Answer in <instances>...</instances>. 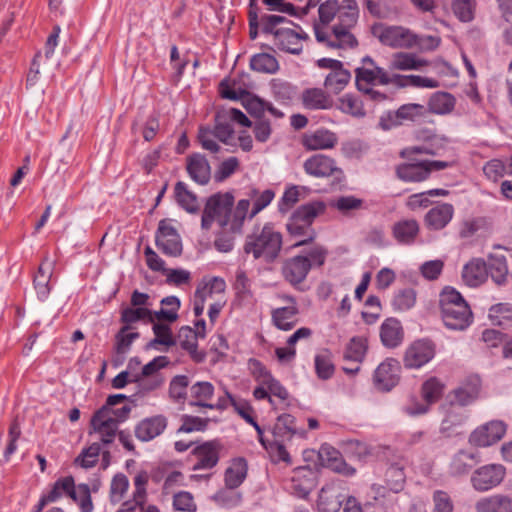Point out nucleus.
Segmentation results:
<instances>
[{
  "label": "nucleus",
  "mask_w": 512,
  "mask_h": 512,
  "mask_svg": "<svg viewBox=\"0 0 512 512\" xmlns=\"http://www.w3.org/2000/svg\"><path fill=\"white\" fill-rule=\"evenodd\" d=\"M234 198L229 193H217L212 195L206 202L201 219L202 229L208 230L214 221L221 227L229 226L233 232L241 230L244 220L250 207V199L238 201L237 206L232 210Z\"/></svg>",
  "instance_id": "nucleus-1"
},
{
  "label": "nucleus",
  "mask_w": 512,
  "mask_h": 512,
  "mask_svg": "<svg viewBox=\"0 0 512 512\" xmlns=\"http://www.w3.org/2000/svg\"><path fill=\"white\" fill-rule=\"evenodd\" d=\"M282 247V235L267 223L263 227H256L246 237L244 252L252 254L254 259H262L272 263L279 255Z\"/></svg>",
  "instance_id": "nucleus-2"
},
{
  "label": "nucleus",
  "mask_w": 512,
  "mask_h": 512,
  "mask_svg": "<svg viewBox=\"0 0 512 512\" xmlns=\"http://www.w3.org/2000/svg\"><path fill=\"white\" fill-rule=\"evenodd\" d=\"M442 319L446 327L463 330L471 322L470 307L461 294L453 288L446 287L440 294Z\"/></svg>",
  "instance_id": "nucleus-3"
},
{
  "label": "nucleus",
  "mask_w": 512,
  "mask_h": 512,
  "mask_svg": "<svg viewBox=\"0 0 512 512\" xmlns=\"http://www.w3.org/2000/svg\"><path fill=\"white\" fill-rule=\"evenodd\" d=\"M233 134L234 129L229 117H227L224 111H220L215 115V126L213 129L209 127H201L199 129L198 140L203 149L217 153L221 147L217 144L215 138L224 144H228Z\"/></svg>",
  "instance_id": "nucleus-4"
},
{
  "label": "nucleus",
  "mask_w": 512,
  "mask_h": 512,
  "mask_svg": "<svg viewBox=\"0 0 512 512\" xmlns=\"http://www.w3.org/2000/svg\"><path fill=\"white\" fill-rule=\"evenodd\" d=\"M372 34L383 44L392 48L415 47L416 34L403 26L373 25Z\"/></svg>",
  "instance_id": "nucleus-5"
},
{
  "label": "nucleus",
  "mask_w": 512,
  "mask_h": 512,
  "mask_svg": "<svg viewBox=\"0 0 512 512\" xmlns=\"http://www.w3.org/2000/svg\"><path fill=\"white\" fill-rule=\"evenodd\" d=\"M155 239L156 246L163 254L170 257H178L182 254L180 235L170 220L163 219L159 222Z\"/></svg>",
  "instance_id": "nucleus-6"
},
{
  "label": "nucleus",
  "mask_w": 512,
  "mask_h": 512,
  "mask_svg": "<svg viewBox=\"0 0 512 512\" xmlns=\"http://www.w3.org/2000/svg\"><path fill=\"white\" fill-rule=\"evenodd\" d=\"M506 470L500 464H488L476 469L471 476L473 488L480 492L498 486L504 479Z\"/></svg>",
  "instance_id": "nucleus-7"
},
{
  "label": "nucleus",
  "mask_w": 512,
  "mask_h": 512,
  "mask_svg": "<svg viewBox=\"0 0 512 512\" xmlns=\"http://www.w3.org/2000/svg\"><path fill=\"white\" fill-rule=\"evenodd\" d=\"M345 488L339 482L325 485L319 492L317 508L319 512H339L347 498Z\"/></svg>",
  "instance_id": "nucleus-8"
},
{
  "label": "nucleus",
  "mask_w": 512,
  "mask_h": 512,
  "mask_svg": "<svg viewBox=\"0 0 512 512\" xmlns=\"http://www.w3.org/2000/svg\"><path fill=\"white\" fill-rule=\"evenodd\" d=\"M507 426L503 421L493 420L476 428L469 436V443L478 447H487L500 441Z\"/></svg>",
  "instance_id": "nucleus-9"
},
{
  "label": "nucleus",
  "mask_w": 512,
  "mask_h": 512,
  "mask_svg": "<svg viewBox=\"0 0 512 512\" xmlns=\"http://www.w3.org/2000/svg\"><path fill=\"white\" fill-rule=\"evenodd\" d=\"M108 413L109 411L106 407H101L94 413L90 421V433H97L104 445L113 443L118 434V425L110 418Z\"/></svg>",
  "instance_id": "nucleus-10"
},
{
  "label": "nucleus",
  "mask_w": 512,
  "mask_h": 512,
  "mask_svg": "<svg viewBox=\"0 0 512 512\" xmlns=\"http://www.w3.org/2000/svg\"><path fill=\"white\" fill-rule=\"evenodd\" d=\"M425 115V107L420 104L410 103L399 107L394 113L387 117H381L379 125L383 130H390L395 126L402 125L405 121H416Z\"/></svg>",
  "instance_id": "nucleus-11"
},
{
  "label": "nucleus",
  "mask_w": 512,
  "mask_h": 512,
  "mask_svg": "<svg viewBox=\"0 0 512 512\" xmlns=\"http://www.w3.org/2000/svg\"><path fill=\"white\" fill-rule=\"evenodd\" d=\"M400 364L397 360L388 358L375 370L373 376L374 386L380 391H390L398 384Z\"/></svg>",
  "instance_id": "nucleus-12"
},
{
  "label": "nucleus",
  "mask_w": 512,
  "mask_h": 512,
  "mask_svg": "<svg viewBox=\"0 0 512 512\" xmlns=\"http://www.w3.org/2000/svg\"><path fill=\"white\" fill-rule=\"evenodd\" d=\"M435 355V346L429 340L413 342L406 350L404 365L408 368H420Z\"/></svg>",
  "instance_id": "nucleus-13"
},
{
  "label": "nucleus",
  "mask_w": 512,
  "mask_h": 512,
  "mask_svg": "<svg viewBox=\"0 0 512 512\" xmlns=\"http://www.w3.org/2000/svg\"><path fill=\"white\" fill-rule=\"evenodd\" d=\"M481 389V380L478 376H470L450 393L452 405L468 406L478 399Z\"/></svg>",
  "instance_id": "nucleus-14"
},
{
  "label": "nucleus",
  "mask_w": 512,
  "mask_h": 512,
  "mask_svg": "<svg viewBox=\"0 0 512 512\" xmlns=\"http://www.w3.org/2000/svg\"><path fill=\"white\" fill-rule=\"evenodd\" d=\"M55 269V261L45 256L33 277V288L40 301H46L51 292L50 280Z\"/></svg>",
  "instance_id": "nucleus-15"
},
{
  "label": "nucleus",
  "mask_w": 512,
  "mask_h": 512,
  "mask_svg": "<svg viewBox=\"0 0 512 512\" xmlns=\"http://www.w3.org/2000/svg\"><path fill=\"white\" fill-rule=\"evenodd\" d=\"M356 86L358 90L365 89L376 82L381 85L393 84V74H389L381 67H358L355 70Z\"/></svg>",
  "instance_id": "nucleus-16"
},
{
  "label": "nucleus",
  "mask_w": 512,
  "mask_h": 512,
  "mask_svg": "<svg viewBox=\"0 0 512 512\" xmlns=\"http://www.w3.org/2000/svg\"><path fill=\"white\" fill-rule=\"evenodd\" d=\"M310 269L311 263L308 261V258L305 256H295L284 263L282 273L285 280L291 285L297 286L305 280Z\"/></svg>",
  "instance_id": "nucleus-17"
},
{
  "label": "nucleus",
  "mask_w": 512,
  "mask_h": 512,
  "mask_svg": "<svg viewBox=\"0 0 512 512\" xmlns=\"http://www.w3.org/2000/svg\"><path fill=\"white\" fill-rule=\"evenodd\" d=\"M303 168L307 174L318 178L328 177L336 172L341 173L334 159L323 154H315L308 158Z\"/></svg>",
  "instance_id": "nucleus-18"
},
{
  "label": "nucleus",
  "mask_w": 512,
  "mask_h": 512,
  "mask_svg": "<svg viewBox=\"0 0 512 512\" xmlns=\"http://www.w3.org/2000/svg\"><path fill=\"white\" fill-rule=\"evenodd\" d=\"M304 37L289 28H279L274 32L275 46L284 52L298 55L303 49L302 40Z\"/></svg>",
  "instance_id": "nucleus-19"
},
{
  "label": "nucleus",
  "mask_w": 512,
  "mask_h": 512,
  "mask_svg": "<svg viewBox=\"0 0 512 512\" xmlns=\"http://www.w3.org/2000/svg\"><path fill=\"white\" fill-rule=\"evenodd\" d=\"M338 142L334 132L327 129H318L311 133L304 134L302 144L307 150L331 149Z\"/></svg>",
  "instance_id": "nucleus-20"
},
{
  "label": "nucleus",
  "mask_w": 512,
  "mask_h": 512,
  "mask_svg": "<svg viewBox=\"0 0 512 512\" xmlns=\"http://www.w3.org/2000/svg\"><path fill=\"white\" fill-rule=\"evenodd\" d=\"M193 454L197 458L193 470L210 469L219 460V445L216 442H205L194 448Z\"/></svg>",
  "instance_id": "nucleus-21"
},
{
  "label": "nucleus",
  "mask_w": 512,
  "mask_h": 512,
  "mask_svg": "<svg viewBox=\"0 0 512 512\" xmlns=\"http://www.w3.org/2000/svg\"><path fill=\"white\" fill-rule=\"evenodd\" d=\"M167 420L158 415L142 420L135 428V435L140 441H150L159 436L166 428Z\"/></svg>",
  "instance_id": "nucleus-22"
},
{
  "label": "nucleus",
  "mask_w": 512,
  "mask_h": 512,
  "mask_svg": "<svg viewBox=\"0 0 512 512\" xmlns=\"http://www.w3.org/2000/svg\"><path fill=\"white\" fill-rule=\"evenodd\" d=\"M488 268L484 260L474 258L469 261L462 271V279L464 283L470 287L481 285L487 278Z\"/></svg>",
  "instance_id": "nucleus-23"
},
{
  "label": "nucleus",
  "mask_w": 512,
  "mask_h": 512,
  "mask_svg": "<svg viewBox=\"0 0 512 512\" xmlns=\"http://www.w3.org/2000/svg\"><path fill=\"white\" fill-rule=\"evenodd\" d=\"M476 512H512V497L494 494L483 497L475 503Z\"/></svg>",
  "instance_id": "nucleus-24"
},
{
  "label": "nucleus",
  "mask_w": 512,
  "mask_h": 512,
  "mask_svg": "<svg viewBox=\"0 0 512 512\" xmlns=\"http://www.w3.org/2000/svg\"><path fill=\"white\" fill-rule=\"evenodd\" d=\"M187 172L200 185H205L210 180V165L201 154H193L187 158Z\"/></svg>",
  "instance_id": "nucleus-25"
},
{
  "label": "nucleus",
  "mask_w": 512,
  "mask_h": 512,
  "mask_svg": "<svg viewBox=\"0 0 512 512\" xmlns=\"http://www.w3.org/2000/svg\"><path fill=\"white\" fill-rule=\"evenodd\" d=\"M453 214L454 208L451 204H438L427 212L426 225L433 230L443 229L451 221Z\"/></svg>",
  "instance_id": "nucleus-26"
},
{
  "label": "nucleus",
  "mask_w": 512,
  "mask_h": 512,
  "mask_svg": "<svg viewBox=\"0 0 512 512\" xmlns=\"http://www.w3.org/2000/svg\"><path fill=\"white\" fill-rule=\"evenodd\" d=\"M406 464L407 461L402 457L389 464L385 472V483L389 490L398 493L403 489L406 480L404 472Z\"/></svg>",
  "instance_id": "nucleus-27"
},
{
  "label": "nucleus",
  "mask_w": 512,
  "mask_h": 512,
  "mask_svg": "<svg viewBox=\"0 0 512 512\" xmlns=\"http://www.w3.org/2000/svg\"><path fill=\"white\" fill-rule=\"evenodd\" d=\"M427 65V60L418 58L415 54L405 52H398L393 54L389 62V68L391 70L402 71L420 70Z\"/></svg>",
  "instance_id": "nucleus-28"
},
{
  "label": "nucleus",
  "mask_w": 512,
  "mask_h": 512,
  "mask_svg": "<svg viewBox=\"0 0 512 512\" xmlns=\"http://www.w3.org/2000/svg\"><path fill=\"white\" fill-rule=\"evenodd\" d=\"M380 337L386 347L394 348L398 346L403 339L401 323L394 318L386 319L381 325Z\"/></svg>",
  "instance_id": "nucleus-29"
},
{
  "label": "nucleus",
  "mask_w": 512,
  "mask_h": 512,
  "mask_svg": "<svg viewBox=\"0 0 512 512\" xmlns=\"http://www.w3.org/2000/svg\"><path fill=\"white\" fill-rule=\"evenodd\" d=\"M399 179L406 182H420L430 174V168L423 162L401 164L396 169Z\"/></svg>",
  "instance_id": "nucleus-30"
},
{
  "label": "nucleus",
  "mask_w": 512,
  "mask_h": 512,
  "mask_svg": "<svg viewBox=\"0 0 512 512\" xmlns=\"http://www.w3.org/2000/svg\"><path fill=\"white\" fill-rule=\"evenodd\" d=\"M479 461L477 453L460 450L452 458L450 472L455 476L467 474Z\"/></svg>",
  "instance_id": "nucleus-31"
},
{
  "label": "nucleus",
  "mask_w": 512,
  "mask_h": 512,
  "mask_svg": "<svg viewBox=\"0 0 512 512\" xmlns=\"http://www.w3.org/2000/svg\"><path fill=\"white\" fill-rule=\"evenodd\" d=\"M297 314V305H287L284 307L276 308L272 311V321L278 329L289 331L296 324L295 317Z\"/></svg>",
  "instance_id": "nucleus-32"
},
{
  "label": "nucleus",
  "mask_w": 512,
  "mask_h": 512,
  "mask_svg": "<svg viewBox=\"0 0 512 512\" xmlns=\"http://www.w3.org/2000/svg\"><path fill=\"white\" fill-rule=\"evenodd\" d=\"M456 100L448 92H435L428 101V109L433 114L445 115L453 111Z\"/></svg>",
  "instance_id": "nucleus-33"
},
{
  "label": "nucleus",
  "mask_w": 512,
  "mask_h": 512,
  "mask_svg": "<svg viewBox=\"0 0 512 512\" xmlns=\"http://www.w3.org/2000/svg\"><path fill=\"white\" fill-rule=\"evenodd\" d=\"M338 23L335 27L352 29L359 17V8L355 0H343L337 13Z\"/></svg>",
  "instance_id": "nucleus-34"
},
{
  "label": "nucleus",
  "mask_w": 512,
  "mask_h": 512,
  "mask_svg": "<svg viewBox=\"0 0 512 512\" xmlns=\"http://www.w3.org/2000/svg\"><path fill=\"white\" fill-rule=\"evenodd\" d=\"M190 394L195 401H192L190 405L199 406L213 409L214 405L207 403L214 394V386L207 381H199L193 384L190 388Z\"/></svg>",
  "instance_id": "nucleus-35"
},
{
  "label": "nucleus",
  "mask_w": 512,
  "mask_h": 512,
  "mask_svg": "<svg viewBox=\"0 0 512 512\" xmlns=\"http://www.w3.org/2000/svg\"><path fill=\"white\" fill-rule=\"evenodd\" d=\"M303 105L311 110L329 109L332 102L326 93L319 88L307 89L302 93Z\"/></svg>",
  "instance_id": "nucleus-36"
},
{
  "label": "nucleus",
  "mask_w": 512,
  "mask_h": 512,
  "mask_svg": "<svg viewBox=\"0 0 512 512\" xmlns=\"http://www.w3.org/2000/svg\"><path fill=\"white\" fill-rule=\"evenodd\" d=\"M337 108L354 118H363L366 115L362 100L351 93H346L338 99Z\"/></svg>",
  "instance_id": "nucleus-37"
},
{
  "label": "nucleus",
  "mask_w": 512,
  "mask_h": 512,
  "mask_svg": "<svg viewBox=\"0 0 512 512\" xmlns=\"http://www.w3.org/2000/svg\"><path fill=\"white\" fill-rule=\"evenodd\" d=\"M418 232L419 225L414 219L401 220L393 226V235L395 239L403 244L413 242Z\"/></svg>",
  "instance_id": "nucleus-38"
},
{
  "label": "nucleus",
  "mask_w": 512,
  "mask_h": 512,
  "mask_svg": "<svg viewBox=\"0 0 512 512\" xmlns=\"http://www.w3.org/2000/svg\"><path fill=\"white\" fill-rule=\"evenodd\" d=\"M393 84L398 87H417V88H437L439 82L433 78L422 77L419 75H399L393 74Z\"/></svg>",
  "instance_id": "nucleus-39"
},
{
  "label": "nucleus",
  "mask_w": 512,
  "mask_h": 512,
  "mask_svg": "<svg viewBox=\"0 0 512 512\" xmlns=\"http://www.w3.org/2000/svg\"><path fill=\"white\" fill-rule=\"evenodd\" d=\"M350 30V28L333 26V40H328V47L334 49L355 48L358 45V41Z\"/></svg>",
  "instance_id": "nucleus-40"
},
{
  "label": "nucleus",
  "mask_w": 512,
  "mask_h": 512,
  "mask_svg": "<svg viewBox=\"0 0 512 512\" xmlns=\"http://www.w3.org/2000/svg\"><path fill=\"white\" fill-rule=\"evenodd\" d=\"M487 268L492 280L497 285H502L506 281L508 268L504 255L491 254L488 258Z\"/></svg>",
  "instance_id": "nucleus-41"
},
{
  "label": "nucleus",
  "mask_w": 512,
  "mask_h": 512,
  "mask_svg": "<svg viewBox=\"0 0 512 512\" xmlns=\"http://www.w3.org/2000/svg\"><path fill=\"white\" fill-rule=\"evenodd\" d=\"M287 230L292 236L303 237V239L294 244L295 247L307 244L315 238V231L312 227L308 226L307 222L303 223L296 220L293 216H291L287 223Z\"/></svg>",
  "instance_id": "nucleus-42"
},
{
  "label": "nucleus",
  "mask_w": 512,
  "mask_h": 512,
  "mask_svg": "<svg viewBox=\"0 0 512 512\" xmlns=\"http://www.w3.org/2000/svg\"><path fill=\"white\" fill-rule=\"evenodd\" d=\"M247 474V464L242 458L235 460L225 472V483L230 489L241 485Z\"/></svg>",
  "instance_id": "nucleus-43"
},
{
  "label": "nucleus",
  "mask_w": 512,
  "mask_h": 512,
  "mask_svg": "<svg viewBox=\"0 0 512 512\" xmlns=\"http://www.w3.org/2000/svg\"><path fill=\"white\" fill-rule=\"evenodd\" d=\"M175 197L177 203L189 213H195L198 211L199 205L197 197L193 192L188 190L187 185L184 182H177L175 185Z\"/></svg>",
  "instance_id": "nucleus-44"
},
{
  "label": "nucleus",
  "mask_w": 512,
  "mask_h": 512,
  "mask_svg": "<svg viewBox=\"0 0 512 512\" xmlns=\"http://www.w3.org/2000/svg\"><path fill=\"white\" fill-rule=\"evenodd\" d=\"M257 365L259 366L257 375L258 381L263 386H266L268 393L280 398L281 400H285L288 397L286 389L271 375L269 371L259 363Z\"/></svg>",
  "instance_id": "nucleus-45"
},
{
  "label": "nucleus",
  "mask_w": 512,
  "mask_h": 512,
  "mask_svg": "<svg viewBox=\"0 0 512 512\" xmlns=\"http://www.w3.org/2000/svg\"><path fill=\"white\" fill-rule=\"evenodd\" d=\"M350 80L351 73L341 66L326 76L324 86L331 92L338 94L348 85Z\"/></svg>",
  "instance_id": "nucleus-46"
},
{
  "label": "nucleus",
  "mask_w": 512,
  "mask_h": 512,
  "mask_svg": "<svg viewBox=\"0 0 512 512\" xmlns=\"http://www.w3.org/2000/svg\"><path fill=\"white\" fill-rule=\"evenodd\" d=\"M367 351V340L363 337H353L346 346L343 358L347 362L361 363Z\"/></svg>",
  "instance_id": "nucleus-47"
},
{
  "label": "nucleus",
  "mask_w": 512,
  "mask_h": 512,
  "mask_svg": "<svg viewBox=\"0 0 512 512\" xmlns=\"http://www.w3.org/2000/svg\"><path fill=\"white\" fill-rule=\"evenodd\" d=\"M250 67L260 73L274 74L279 70V63L274 56L268 53H259L251 58Z\"/></svg>",
  "instance_id": "nucleus-48"
},
{
  "label": "nucleus",
  "mask_w": 512,
  "mask_h": 512,
  "mask_svg": "<svg viewBox=\"0 0 512 512\" xmlns=\"http://www.w3.org/2000/svg\"><path fill=\"white\" fill-rule=\"evenodd\" d=\"M130 326L122 327L115 336V352L118 356H122L120 363L124 360V355L130 350L134 340L139 337L138 332H130Z\"/></svg>",
  "instance_id": "nucleus-49"
},
{
  "label": "nucleus",
  "mask_w": 512,
  "mask_h": 512,
  "mask_svg": "<svg viewBox=\"0 0 512 512\" xmlns=\"http://www.w3.org/2000/svg\"><path fill=\"white\" fill-rule=\"evenodd\" d=\"M489 318L492 323L508 327L512 325V304L498 303L489 309Z\"/></svg>",
  "instance_id": "nucleus-50"
},
{
  "label": "nucleus",
  "mask_w": 512,
  "mask_h": 512,
  "mask_svg": "<svg viewBox=\"0 0 512 512\" xmlns=\"http://www.w3.org/2000/svg\"><path fill=\"white\" fill-rule=\"evenodd\" d=\"M68 494L73 500H77L76 489L72 477H65L55 482L52 490L46 495L48 500L57 501L63 494Z\"/></svg>",
  "instance_id": "nucleus-51"
},
{
  "label": "nucleus",
  "mask_w": 512,
  "mask_h": 512,
  "mask_svg": "<svg viewBox=\"0 0 512 512\" xmlns=\"http://www.w3.org/2000/svg\"><path fill=\"white\" fill-rule=\"evenodd\" d=\"M315 370L320 379L327 380L332 377L335 367L330 351L323 350L315 356Z\"/></svg>",
  "instance_id": "nucleus-52"
},
{
  "label": "nucleus",
  "mask_w": 512,
  "mask_h": 512,
  "mask_svg": "<svg viewBox=\"0 0 512 512\" xmlns=\"http://www.w3.org/2000/svg\"><path fill=\"white\" fill-rule=\"evenodd\" d=\"M325 206L321 202L309 203L299 207L294 213L293 217L303 223L307 222L311 227L315 217L324 211Z\"/></svg>",
  "instance_id": "nucleus-53"
},
{
  "label": "nucleus",
  "mask_w": 512,
  "mask_h": 512,
  "mask_svg": "<svg viewBox=\"0 0 512 512\" xmlns=\"http://www.w3.org/2000/svg\"><path fill=\"white\" fill-rule=\"evenodd\" d=\"M139 320H147L153 322V311L146 307H128L122 311L121 321L126 325L137 322Z\"/></svg>",
  "instance_id": "nucleus-54"
},
{
  "label": "nucleus",
  "mask_w": 512,
  "mask_h": 512,
  "mask_svg": "<svg viewBox=\"0 0 512 512\" xmlns=\"http://www.w3.org/2000/svg\"><path fill=\"white\" fill-rule=\"evenodd\" d=\"M274 196V192L270 189L264 190L263 192L253 189L249 194L250 199L253 200V208L250 212V218H253L261 210L267 207L273 200Z\"/></svg>",
  "instance_id": "nucleus-55"
},
{
  "label": "nucleus",
  "mask_w": 512,
  "mask_h": 512,
  "mask_svg": "<svg viewBox=\"0 0 512 512\" xmlns=\"http://www.w3.org/2000/svg\"><path fill=\"white\" fill-rule=\"evenodd\" d=\"M129 487V480L124 474H117L113 477L110 485V501L118 504L124 497Z\"/></svg>",
  "instance_id": "nucleus-56"
},
{
  "label": "nucleus",
  "mask_w": 512,
  "mask_h": 512,
  "mask_svg": "<svg viewBox=\"0 0 512 512\" xmlns=\"http://www.w3.org/2000/svg\"><path fill=\"white\" fill-rule=\"evenodd\" d=\"M189 378L186 375H177L172 378L169 385V395L175 401L184 400L187 395Z\"/></svg>",
  "instance_id": "nucleus-57"
},
{
  "label": "nucleus",
  "mask_w": 512,
  "mask_h": 512,
  "mask_svg": "<svg viewBox=\"0 0 512 512\" xmlns=\"http://www.w3.org/2000/svg\"><path fill=\"white\" fill-rule=\"evenodd\" d=\"M466 419L467 416L465 414L450 410L442 421L440 431L451 435L456 432L458 427H461L465 423Z\"/></svg>",
  "instance_id": "nucleus-58"
},
{
  "label": "nucleus",
  "mask_w": 512,
  "mask_h": 512,
  "mask_svg": "<svg viewBox=\"0 0 512 512\" xmlns=\"http://www.w3.org/2000/svg\"><path fill=\"white\" fill-rule=\"evenodd\" d=\"M100 450V444L93 443L81 452V454L76 458L75 462L83 468H91L97 463Z\"/></svg>",
  "instance_id": "nucleus-59"
},
{
  "label": "nucleus",
  "mask_w": 512,
  "mask_h": 512,
  "mask_svg": "<svg viewBox=\"0 0 512 512\" xmlns=\"http://www.w3.org/2000/svg\"><path fill=\"white\" fill-rule=\"evenodd\" d=\"M443 392V385L436 379L430 378L422 386V394L427 404L436 402Z\"/></svg>",
  "instance_id": "nucleus-60"
},
{
  "label": "nucleus",
  "mask_w": 512,
  "mask_h": 512,
  "mask_svg": "<svg viewBox=\"0 0 512 512\" xmlns=\"http://www.w3.org/2000/svg\"><path fill=\"white\" fill-rule=\"evenodd\" d=\"M452 9L459 20L469 22L474 17V0H453Z\"/></svg>",
  "instance_id": "nucleus-61"
},
{
  "label": "nucleus",
  "mask_w": 512,
  "mask_h": 512,
  "mask_svg": "<svg viewBox=\"0 0 512 512\" xmlns=\"http://www.w3.org/2000/svg\"><path fill=\"white\" fill-rule=\"evenodd\" d=\"M234 289L236 290L237 297L242 300H248L252 298L251 284L245 271L238 270L236 273V279L234 283Z\"/></svg>",
  "instance_id": "nucleus-62"
},
{
  "label": "nucleus",
  "mask_w": 512,
  "mask_h": 512,
  "mask_svg": "<svg viewBox=\"0 0 512 512\" xmlns=\"http://www.w3.org/2000/svg\"><path fill=\"white\" fill-rule=\"evenodd\" d=\"M173 506L176 512H195L196 504L191 493L181 491L174 495Z\"/></svg>",
  "instance_id": "nucleus-63"
},
{
  "label": "nucleus",
  "mask_w": 512,
  "mask_h": 512,
  "mask_svg": "<svg viewBox=\"0 0 512 512\" xmlns=\"http://www.w3.org/2000/svg\"><path fill=\"white\" fill-rule=\"evenodd\" d=\"M416 295L413 289L399 291L393 299V307L399 311L410 309L415 304Z\"/></svg>",
  "instance_id": "nucleus-64"
}]
</instances>
